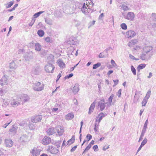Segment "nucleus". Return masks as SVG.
<instances>
[{"instance_id":"680f3d73","label":"nucleus","mask_w":156,"mask_h":156,"mask_svg":"<svg viewBox=\"0 0 156 156\" xmlns=\"http://www.w3.org/2000/svg\"><path fill=\"white\" fill-rule=\"evenodd\" d=\"M121 91V89H119L117 93V95L119 97L120 96Z\"/></svg>"},{"instance_id":"7ed1b4c3","label":"nucleus","mask_w":156,"mask_h":156,"mask_svg":"<svg viewBox=\"0 0 156 156\" xmlns=\"http://www.w3.org/2000/svg\"><path fill=\"white\" fill-rule=\"evenodd\" d=\"M124 18L130 21H133L135 17L134 13L132 12H129L123 15Z\"/></svg>"},{"instance_id":"6e6d98bb","label":"nucleus","mask_w":156,"mask_h":156,"mask_svg":"<svg viewBox=\"0 0 156 156\" xmlns=\"http://www.w3.org/2000/svg\"><path fill=\"white\" fill-rule=\"evenodd\" d=\"M86 138L88 139L87 141H88L92 139V136L90 134H88L87 135Z\"/></svg>"},{"instance_id":"a18cd8bd","label":"nucleus","mask_w":156,"mask_h":156,"mask_svg":"<svg viewBox=\"0 0 156 156\" xmlns=\"http://www.w3.org/2000/svg\"><path fill=\"white\" fill-rule=\"evenodd\" d=\"M101 65V63H98L97 64L94 65L93 66V69H96L100 67Z\"/></svg>"},{"instance_id":"338daca9","label":"nucleus","mask_w":156,"mask_h":156,"mask_svg":"<svg viewBox=\"0 0 156 156\" xmlns=\"http://www.w3.org/2000/svg\"><path fill=\"white\" fill-rule=\"evenodd\" d=\"M45 40L47 42H49L50 41V38L49 37H47L46 38Z\"/></svg>"},{"instance_id":"13d9d810","label":"nucleus","mask_w":156,"mask_h":156,"mask_svg":"<svg viewBox=\"0 0 156 156\" xmlns=\"http://www.w3.org/2000/svg\"><path fill=\"white\" fill-rule=\"evenodd\" d=\"M25 51L24 49H20L18 51V53L20 54L21 53H23Z\"/></svg>"},{"instance_id":"72a5a7b5","label":"nucleus","mask_w":156,"mask_h":156,"mask_svg":"<svg viewBox=\"0 0 156 156\" xmlns=\"http://www.w3.org/2000/svg\"><path fill=\"white\" fill-rule=\"evenodd\" d=\"M44 12V11H40L36 13L34 15V18H33L35 19V18L38 17L42 13Z\"/></svg>"},{"instance_id":"c9c22d12","label":"nucleus","mask_w":156,"mask_h":156,"mask_svg":"<svg viewBox=\"0 0 156 156\" xmlns=\"http://www.w3.org/2000/svg\"><path fill=\"white\" fill-rule=\"evenodd\" d=\"M148 98H144L142 102V106H145L146 103L148 101Z\"/></svg>"},{"instance_id":"4468645a","label":"nucleus","mask_w":156,"mask_h":156,"mask_svg":"<svg viewBox=\"0 0 156 156\" xmlns=\"http://www.w3.org/2000/svg\"><path fill=\"white\" fill-rule=\"evenodd\" d=\"M5 144L7 147H10L12 146L13 142L10 139H6L5 141Z\"/></svg>"},{"instance_id":"de8ad7c7","label":"nucleus","mask_w":156,"mask_h":156,"mask_svg":"<svg viewBox=\"0 0 156 156\" xmlns=\"http://www.w3.org/2000/svg\"><path fill=\"white\" fill-rule=\"evenodd\" d=\"M147 140L146 138H145L144 140L142 142L141 145L143 147L147 143Z\"/></svg>"},{"instance_id":"b1692460","label":"nucleus","mask_w":156,"mask_h":156,"mask_svg":"<svg viewBox=\"0 0 156 156\" xmlns=\"http://www.w3.org/2000/svg\"><path fill=\"white\" fill-rule=\"evenodd\" d=\"M48 63H51L54 61V57L52 54H49L47 57Z\"/></svg>"},{"instance_id":"412c9836","label":"nucleus","mask_w":156,"mask_h":156,"mask_svg":"<svg viewBox=\"0 0 156 156\" xmlns=\"http://www.w3.org/2000/svg\"><path fill=\"white\" fill-rule=\"evenodd\" d=\"M31 153L34 156H38L40 154V151L35 148L32 150Z\"/></svg>"},{"instance_id":"2f4dec72","label":"nucleus","mask_w":156,"mask_h":156,"mask_svg":"<svg viewBox=\"0 0 156 156\" xmlns=\"http://www.w3.org/2000/svg\"><path fill=\"white\" fill-rule=\"evenodd\" d=\"M64 132L63 129L61 127H60L57 130V132L59 136H62Z\"/></svg>"},{"instance_id":"20e7f679","label":"nucleus","mask_w":156,"mask_h":156,"mask_svg":"<svg viewBox=\"0 0 156 156\" xmlns=\"http://www.w3.org/2000/svg\"><path fill=\"white\" fill-rule=\"evenodd\" d=\"M152 56V54H148L142 51L140 55V58L142 60L147 61L150 59Z\"/></svg>"},{"instance_id":"6e6552de","label":"nucleus","mask_w":156,"mask_h":156,"mask_svg":"<svg viewBox=\"0 0 156 156\" xmlns=\"http://www.w3.org/2000/svg\"><path fill=\"white\" fill-rule=\"evenodd\" d=\"M136 34L135 32L133 30H130L126 33V36L128 38H131Z\"/></svg>"},{"instance_id":"3c124183","label":"nucleus","mask_w":156,"mask_h":156,"mask_svg":"<svg viewBox=\"0 0 156 156\" xmlns=\"http://www.w3.org/2000/svg\"><path fill=\"white\" fill-rule=\"evenodd\" d=\"M98 117L99 118L98 121V123H99L102 120L103 118V116H102L101 114L100 113L98 115Z\"/></svg>"},{"instance_id":"e2e57ef3","label":"nucleus","mask_w":156,"mask_h":156,"mask_svg":"<svg viewBox=\"0 0 156 156\" xmlns=\"http://www.w3.org/2000/svg\"><path fill=\"white\" fill-rule=\"evenodd\" d=\"M148 122V119H147L146 121L144 124L143 127H144L147 128Z\"/></svg>"},{"instance_id":"dca6fc26","label":"nucleus","mask_w":156,"mask_h":156,"mask_svg":"<svg viewBox=\"0 0 156 156\" xmlns=\"http://www.w3.org/2000/svg\"><path fill=\"white\" fill-rule=\"evenodd\" d=\"M5 85V86H3L0 88V94L1 96L3 95L8 91L7 87L6 85Z\"/></svg>"},{"instance_id":"cd10ccee","label":"nucleus","mask_w":156,"mask_h":156,"mask_svg":"<svg viewBox=\"0 0 156 156\" xmlns=\"http://www.w3.org/2000/svg\"><path fill=\"white\" fill-rule=\"evenodd\" d=\"M95 106V103L94 102L92 103L90 106L89 108L88 113L89 114H90L91 113L93 112V110Z\"/></svg>"},{"instance_id":"69168bd1","label":"nucleus","mask_w":156,"mask_h":156,"mask_svg":"<svg viewBox=\"0 0 156 156\" xmlns=\"http://www.w3.org/2000/svg\"><path fill=\"white\" fill-rule=\"evenodd\" d=\"M91 147V146H90V145L88 144V145L85 148V151H87Z\"/></svg>"},{"instance_id":"bb28decb","label":"nucleus","mask_w":156,"mask_h":156,"mask_svg":"<svg viewBox=\"0 0 156 156\" xmlns=\"http://www.w3.org/2000/svg\"><path fill=\"white\" fill-rule=\"evenodd\" d=\"M76 12V5H73L72 7H70L69 9V14H72L73 13Z\"/></svg>"},{"instance_id":"f03ea898","label":"nucleus","mask_w":156,"mask_h":156,"mask_svg":"<svg viewBox=\"0 0 156 156\" xmlns=\"http://www.w3.org/2000/svg\"><path fill=\"white\" fill-rule=\"evenodd\" d=\"M33 89L35 91H40L43 90L44 86L43 84L40 82H37L33 83L32 85Z\"/></svg>"},{"instance_id":"a878e982","label":"nucleus","mask_w":156,"mask_h":156,"mask_svg":"<svg viewBox=\"0 0 156 156\" xmlns=\"http://www.w3.org/2000/svg\"><path fill=\"white\" fill-rule=\"evenodd\" d=\"M45 23L48 25H52L53 24V20H52L48 17L45 18Z\"/></svg>"},{"instance_id":"4c0bfd02","label":"nucleus","mask_w":156,"mask_h":156,"mask_svg":"<svg viewBox=\"0 0 156 156\" xmlns=\"http://www.w3.org/2000/svg\"><path fill=\"white\" fill-rule=\"evenodd\" d=\"M74 116L73 114L72 113H69L66 115V117L69 119H71L73 118Z\"/></svg>"},{"instance_id":"6ab92c4d","label":"nucleus","mask_w":156,"mask_h":156,"mask_svg":"<svg viewBox=\"0 0 156 156\" xmlns=\"http://www.w3.org/2000/svg\"><path fill=\"white\" fill-rule=\"evenodd\" d=\"M31 53H32V51H29L26 55L24 56V57L25 60L29 61L33 58V56L32 55H31Z\"/></svg>"},{"instance_id":"e433bc0d","label":"nucleus","mask_w":156,"mask_h":156,"mask_svg":"<svg viewBox=\"0 0 156 156\" xmlns=\"http://www.w3.org/2000/svg\"><path fill=\"white\" fill-rule=\"evenodd\" d=\"M99 123H97V122H95L94 123V130L96 133L98 132V125Z\"/></svg>"},{"instance_id":"ddd939ff","label":"nucleus","mask_w":156,"mask_h":156,"mask_svg":"<svg viewBox=\"0 0 156 156\" xmlns=\"http://www.w3.org/2000/svg\"><path fill=\"white\" fill-rule=\"evenodd\" d=\"M105 103V102L104 100H101V102L100 101L98 102V108H100V111H102L105 109L106 105Z\"/></svg>"},{"instance_id":"774afa93","label":"nucleus","mask_w":156,"mask_h":156,"mask_svg":"<svg viewBox=\"0 0 156 156\" xmlns=\"http://www.w3.org/2000/svg\"><path fill=\"white\" fill-rule=\"evenodd\" d=\"M12 122V120H11V121H10V122H9V123H5L3 126V127H4L5 128L9 124H10V123L11 122Z\"/></svg>"},{"instance_id":"a19ab883","label":"nucleus","mask_w":156,"mask_h":156,"mask_svg":"<svg viewBox=\"0 0 156 156\" xmlns=\"http://www.w3.org/2000/svg\"><path fill=\"white\" fill-rule=\"evenodd\" d=\"M151 19L153 20H156V13H152L151 16Z\"/></svg>"},{"instance_id":"864d4df0","label":"nucleus","mask_w":156,"mask_h":156,"mask_svg":"<svg viewBox=\"0 0 156 156\" xmlns=\"http://www.w3.org/2000/svg\"><path fill=\"white\" fill-rule=\"evenodd\" d=\"M73 73H71L68 75L66 76H65V79H69L72 77L73 76Z\"/></svg>"},{"instance_id":"37998d69","label":"nucleus","mask_w":156,"mask_h":156,"mask_svg":"<svg viewBox=\"0 0 156 156\" xmlns=\"http://www.w3.org/2000/svg\"><path fill=\"white\" fill-rule=\"evenodd\" d=\"M121 28L123 30H126L127 29V26L125 23H122L120 25Z\"/></svg>"},{"instance_id":"2eb2a0df","label":"nucleus","mask_w":156,"mask_h":156,"mask_svg":"<svg viewBox=\"0 0 156 156\" xmlns=\"http://www.w3.org/2000/svg\"><path fill=\"white\" fill-rule=\"evenodd\" d=\"M112 49L111 47H109L108 48H107L104 51V52H105L106 54H105L104 55H102V53H100L99 55V57L100 58H106L107 57L108 55V51L110 49Z\"/></svg>"},{"instance_id":"4be33fe9","label":"nucleus","mask_w":156,"mask_h":156,"mask_svg":"<svg viewBox=\"0 0 156 156\" xmlns=\"http://www.w3.org/2000/svg\"><path fill=\"white\" fill-rule=\"evenodd\" d=\"M79 85L78 83H76L75 84L72 90L73 93L76 94L79 90Z\"/></svg>"},{"instance_id":"5fc2aeb1","label":"nucleus","mask_w":156,"mask_h":156,"mask_svg":"<svg viewBox=\"0 0 156 156\" xmlns=\"http://www.w3.org/2000/svg\"><path fill=\"white\" fill-rule=\"evenodd\" d=\"M98 146L97 145H94L93 147V149L94 150V151H98Z\"/></svg>"},{"instance_id":"bf43d9fd","label":"nucleus","mask_w":156,"mask_h":156,"mask_svg":"<svg viewBox=\"0 0 156 156\" xmlns=\"http://www.w3.org/2000/svg\"><path fill=\"white\" fill-rule=\"evenodd\" d=\"M29 127L30 129L31 130L35 128V127L33 126V124L32 123L29 124Z\"/></svg>"},{"instance_id":"c03bdc74","label":"nucleus","mask_w":156,"mask_h":156,"mask_svg":"<svg viewBox=\"0 0 156 156\" xmlns=\"http://www.w3.org/2000/svg\"><path fill=\"white\" fill-rule=\"evenodd\" d=\"M13 1L8 2L6 5V8H8L11 7L13 4Z\"/></svg>"},{"instance_id":"423d86ee","label":"nucleus","mask_w":156,"mask_h":156,"mask_svg":"<svg viewBox=\"0 0 156 156\" xmlns=\"http://www.w3.org/2000/svg\"><path fill=\"white\" fill-rule=\"evenodd\" d=\"M55 67L51 63H48L45 67V70L48 73H52Z\"/></svg>"},{"instance_id":"ea45409f","label":"nucleus","mask_w":156,"mask_h":156,"mask_svg":"<svg viewBox=\"0 0 156 156\" xmlns=\"http://www.w3.org/2000/svg\"><path fill=\"white\" fill-rule=\"evenodd\" d=\"M112 98H108V102H106L105 103L107 106H109L111 105V103L112 101Z\"/></svg>"},{"instance_id":"49530a36","label":"nucleus","mask_w":156,"mask_h":156,"mask_svg":"<svg viewBox=\"0 0 156 156\" xmlns=\"http://www.w3.org/2000/svg\"><path fill=\"white\" fill-rule=\"evenodd\" d=\"M131 69L133 75H136V70L133 66H131Z\"/></svg>"},{"instance_id":"052dcab7","label":"nucleus","mask_w":156,"mask_h":156,"mask_svg":"<svg viewBox=\"0 0 156 156\" xmlns=\"http://www.w3.org/2000/svg\"><path fill=\"white\" fill-rule=\"evenodd\" d=\"M77 145H76L75 146H74L73 147L71 150L70 151L71 152H73L76 149Z\"/></svg>"},{"instance_id":"7c9ffc66","label":"nucleus","mask_w":156,"mask_h":156,"mask_svg":"<svg viewBox=\"0 0 156 156\" xmlns=\"http://www.w3.org/2000/svg\"><path fill=\"white\" fill-rule=\"evenodd\" d=\"M120 6L121 8L125 11L129 10L130 9V8L126 5L123 4Z\"/></svg>"},{"instance_id":"1a4fd4ad","label":"nucleus","mask_w":156,"mask_h":156,"mask_svg":"<svg viewBox=\"0 0 156 156\" xmlns=\"http://www.w3.org/2000/svg\"><path fill=\"white\" fill-rule=\"evenodd\" d=\"M8 76L7 75H4L1 79L0 81V84L2 86H4L6 85L8 83Z\"/></svg>"},{"instance_id":"c85d7f7f","label":"nucleus","mask_w":156,"mask_h":156,"mask_svg":"<svg viewBox=\"0 0 156 156\" xmlns=\"http://www.w3.org/2000/svg\"><path fill=\"white\" fill-rule=\"evenodd\" d=\"M17 65L15 64L14 62L12 61L10 63L9 67L11 69H15L17 68Z\"/></svg>"},{"instance_id":"f3484780","label":"nucleus","mask_w":156,"mask_h":156,"mask_svg":"<svg viewBox=\"0 0 156 156\" xmlns=\"http://www.w3.org/2000/svg\"><path fill=\"white\" fill-rule=\"evenodd\" d=\"M40 73V69L39 67L37 66L33 68L31 71L32 74L34 75H38Z\"/></svg>"},{"instance_id":"0eeeda50","label":"nucleus","mask_w":156,"mask_h":156,"mask_svg":"<svg viewBox=\"0 0 156 156\" xmlns=\"http://www.w3.org/2000/svg\"><path fill=\"white\" fill-rule=\"evenodd\" d=\"M30 140L29 136L26 134L22 135L20 138V141L22 143H25L28 142Z\"/></svg>"},{"instance_id":"603ef678","label":"nucleus","mask_w":156,"mask_h":156,"mask_svg":"<svg viewBox=\"0 0 156 156\" xmlns=\"http://www.w3.org/2000/svg\"><path fill=\"white\" fill-rule=\"evenodd\" d=\"M111 63L113 67H115L117 66L116 64L115 63V61L113 60H111Z\"/></svg>"},{"instance_id":"f704fd0d","label":"nucleus","mask_w":156,"mask_h":156,"mask_svg":"<svg viewBox=\"0 0 156 156\" xmlns=\"http://www.w3.org/2000/svg\"><path fill=\"white\" fill-rule=\"evenodd\" d=\"M73 22L76 27H78L81 24V22L77 19L74 20Z\"/></svg>"},{"instance_id":"a211bd4d","label":"nucleus","mask_w":156,"mask_h":156,"mask_svg":"<svg viewBox=\"0 0 156 156\" xmlns=\"http://www.w3.org/2000/svg\"><path fill=\"white\" fill-rule=\"evenodd\" d=\"M76 39L75 37H71L69 38L67 43L70 45H75L76 43Z\"/></svg>"},{"instance_id":"aec40b11","label":"nucleus","mask_w":156,"mask_h":156,"mask_svg":"<svg viewBox=\"0 0 156 156\" xmlns=\"http://www.w3.org/2000/svg\"><path fill=\"white\" fill-rule=\"evenodd\" d=\"M47 134L48 135H51L55 133V130L53 128H50L46 130Z\"/></svg>"},{"instance_id":"5701e85b","label":"nucleus","mask_w":156,"mask_h":156,"mask_svg":"<svg viewBox=\"0 0 156 156\" xmlns=\"http://www.w3.org/2000/svg\"><path fill=\"white\" fill-rule=\"evenodd\" d=\"M58 66L61 68H63L65 67V65L63 61L60 59H58L57 61Z\"/></svg>"},{"instance_id":"0e129e2a","label":"nucleus","mask_w":156,"mask_h":156,"mask_svg":"<svg viewBox=\"0 0 156 156\" xmlns=\"http://www.w3.org/2000/svg\"><path fill=\"white\" fill-rule=\"evenodd\" d=\"M147 128L144 127H143L142 130L141 131V133H145L146 131Z\"/></svg>"},{"instance_id":"79ce46f5","label":"nucleus","mask_w":156,"mask_h":156,"mask_svg":"<svg viewBox=\"0 0 156 156\" xmlns=\"http://www.w3.org/2000/svg\"><path fill=\"white\" fill-rule=\"evenodd\" d=\"M11 105H13L14 107L17 106L19 104H20V103L16 101H13V102H12L11 103Z\"/></svg>"},{"instance_id":"473e14b6","label":"nucleus","mask_w":156,"mask_h":156,"mask_svg":"<svg viewBox=\"0 0 156 156\" xmlns=\"http://www.w3.org/2000/svg\"><path fill=\"white\" fill-rule=\"evenodd\" d=\"M136 40H133L129 42L128 45L129 47H132L136 44Z\"/></svg>"},{"instance_id":"9b49d317","label":"nucleus","mask_w":156,"mask_h":156,"mask_svg":"<svg viewBox=\"0 0 156 156\" xmlns=\"http://www.w3.org/2000/svg\"><path fill=\"white\" fill-rule=\"evenodd\" d=\"M42 118L41 115H38L33 117L31 119V121L33 122L36 123L40 121Z\"/></svg>"},{"instance_id":"8fccbe9b","label":"nucleus","mask_w":156,"mask_h":156,"mask_svg":"<svg viewBox=\"0 0 156 156\" xmlns=\"http://www.w3.org/2000/svg\"><path fill=\"white\" fill-rule=\"evenodd\" d=\"M75 141V139L74 138H71L68 141V144H69L70 145L71 144L73 143Z\"/></svg>"},{"instance_id":"f257e3e1","label":"nucleus","mask_w":156,"mask_h":156,"mask_svg":"<svg viewBox=\"0 0 156 156\" xmlns=\"http://www.w3.org/2000/svg\"><path fill=\"white\" fill-rule=\"evenodd\" d=\"M94 3L92 2L90 0V2H88V3H84L83 4L82 6L81 9V10L82 12L84 14L86 15L88 13L92 12L91 11L90 8L91 6L92 7Z\"/></svg>"},{"instance_id":"58836bf2","label":"nucleus","mask_w":156,"mask_h":156,"mask_svg":"<svg viewBox=\"0 0 156 156\" xmlns=\"http://www.w3.org/2000/svg\"><path fill=\"white\" fill-rule=\"evenodd\" d=\"M37 34L40 37H42L44 34V32L42 30H39L37 31Z\"/></svg>"},{"instance_id":"4d7b16f0","label":"nucleus","mask_w":156,"mask_h":156,"mask_svg":"<svg viewBox=\"0 0 156 156\" xmlns=\"http://www.w3.org/2000/svg\"><path fill=\"white\" fill-rule=\"evenodd\" d=\"M151 93V91L149 90L147 92L145 98H149Z\"/></svg>"},{"instance_id":"9d476101","label":"nucleus","mask_w":156,"mask_h":156,"mask_svg":"<svg viewBox=\"0 0 156 156\" xmlns=\"http://www.w3.org/2000/svg\"><path fill=\"white\" fill-rule=\"evenodd\" d=\"M48 149V151L52 154H55L57 153L58 151V149L56 147L52 146H49Z\"/></svg>"},{"instance_id":"09e8293b","label":"nucleus","mask_w":156,"mask_h":156,"mask_svg":"<svg viewBox=\"0 0 156 156\" xmlns=\"http://www.w3.org/2000/svg\"><path fill=\"white\" fill-rule=\"evenodd\" d=\"M35 19H34V18H32V20L31 22L29 23V25L30 26L32 27L33 26V25L34 24V23L35 21Z\"/></svg>"},{"instance_id":"39448f33","label":"nucleus","mask_w":156,"mask_h":156,"mask_svg":"<svg viewBox=\"0 0 156 156\" xmlns=\"http://www.w3.org/2000/svg\"><path fill=\"white\" fill-rule=\"evenodd\" d=\"M153 47L151 46H145L143 48V51L148 53V54H152V56L154 55V51L153 50Z\"/></svg>"},{"instance_id":"393cba45","label":"nucleus","mask_w":156,"mask_h":156,"mask_svg":"<svg viewBox=\"0 0 156 156\" xmlns=\"http://www.w3.org/2000/svg\"><path fill=\"white\" fill-rule=\"evenodd\" d=\"M34 48L35 50L39 51H41L42 47L40 44L38 43H37L35 44Z\"/></svg>"},{"instance_id":"f8f14e48","label":"nucleus","mask_w":156,"mask_h":156,"mask_svg":"<svg viewBox=\"0 0 156 156\" xmlns=\"http://www.w3.org/2000/svg\"><path fill=\"white\" fill-rule=\"evenodd\" d=\"M42 142L43 144L46 145L51 142V139L48 136H45L42 139Z\"/></svg>"},{"instance_id":"c756f323","label":"nucleus","mask_w":156,"mask_h":156,"mask_svg":"<svg viewBox=\"0 0 156 156\" xmlns=\"http://www.w3.org/2000/svg\"><path fill=\"white\" fill-rule=\"evenodd\" d=\"M146 66V65L144 63H142L139 65L137 67V69L139 72L140 69L144 68Z\"/></svg>"}]
</instances>
